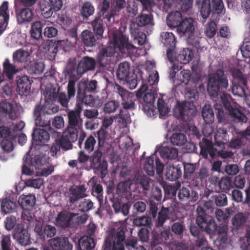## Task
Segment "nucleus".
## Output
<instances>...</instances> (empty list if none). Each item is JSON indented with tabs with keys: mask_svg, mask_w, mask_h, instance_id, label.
I'll list each match as a JSON object with an SVG mask.
<instances>
[{
	"mask_svg": "<svg viewBox=\"0 0 250 250\" xmlns=\"http://www.w3.org/2000/svg\"><path fill=\"white\" fill-rule=\"evenodd\" d=\"M97 87L98 83L94 80L79 82L75 108L67 112L68 125L66 130L69 128L75 129L78 134V128L82 124L81 114L83 109V105L93 106L95 100L91 93L96 92Z\"/></svg>",
	"mask_w": 250,
	"mask_h": 250,
	"instance_id": "1",
	"label": "nucleus"
},
{
	"mask_svg": "<svg viewBox=\"0 0 250 250\" xmlns=\"http://www.w3.org/2000/svg\"><path fill=\"white\" fill-rule=\"evenodd\" d=\"M196 213V224L203 231L210 235L217 234L221 242L225 243L227 241L228 232L227 226L222 225L218 228L214 219L207 214L206 210L201 206L197 207Z\"/></svg>",
	"mask_w": 250,
	"mask_h": 250,
	"instance_id": "2",
	"label": "nucleus"
},
{
	"mask_svg": "<svg viewBox=\"0 0 250 250\" xmlns=\"http://www.w3.org/2000/svg\"><path fill=\"white\" fill-rule=\"evenodd\" d=\"M185 96L189 101L178 102L173 109V115L178 119L189 122L196 113V107L193 103L198 99L199 93L196 89H189Z\"/></svg>",
	"mask_w": 250,
	"mask_h": 250,
	"instance_id": "3",
	"label": "nucleus"
},
{
	"mask_svg": "<svg viewBox=\"0 0 250 250\" xmlns=\"http://www.w3.org/2000/svg\"><path fill=\"white\" fill-rule=\"evenodd\" d=\"M228 86V77L225 74L223 69H218L215 72L209 74L207 90L213 100H214L220 93L226 90Z\"/></svg>",
	"mask_w": 250,
	"mask_h": 250,
	"instance_id": "4",
	"label": "nucleus"
},
{
	"mask_svg": "<svg viewBox=\"0 0 250 250\" xmlns=\"http://www.w3.org/2000/svg\"><path fill=\"white\" fill-rule=\"evenodd\" d=\"M126 231L127 229L125 227L110 230L104 240V250H125Z\"/></svg>",
	"mask_w": 250,
	"mask_h": 250,
	"instance_id": "5",
	"label": "nucleus"
},
{
	"mask_svg": "<svg viewBox=\"0 0 250 250\" xmlns=\"http://www.w3.org/2000/svg\"><path fill=\"white\" fill-rule=\"evenodd\" d=\"M196 4L200 6V12L204 20L208 19L210 14L221 16L226 13L223 0H196Z\"/></svg>",
	"mask_w": 250,
	"mask_h": 250,
	"instance_id": "6",
	"label": "nucleus"
},
{
	"mask_svg": "<svg viewBox=\"0 0 250 250\" xmlns=\"http://www.w3.org/2000/svg\"><path fill=\"white\" fill-rule=\"evenodd\" d=\"M107 87H111L122 99L121 104L123 108L125 110H133L135 108V100L134 95L128 92L126 89L122 87L114 81L106 79Z\"/></svg>",
	"mask_w": 250,
	"mask_h": 250,
	"instance_id": "7",
	"label": "nucleus"
},
{
	"mask_svg": "<svg viewBox=\"0 0 250 250\" xmlns=\"http://www.w3.org/2000/svg\"><path fill=\"white\" fill-rule=\"evenodd\" d=\"M232 74L233 80L231 89L233 94L240 97L247 98L246 89L248 88L247 76L239 70H234Z\"/></svg>",
	"mask_w": 250,
	"mask_h": 250,
	"instance_id": "8",
	"label": "nucleus"
},
{
	"mask_svg": "<svg viewBox=\"0 0 250 250\" xmlns=\"http://www.w3.org/2000/svg\"><path fill=\"white\" fill-rule=\"evenodd\" d=\"M220 98L224 107L228 111L233 122L243 124L247 122L248 119L245 114L238 108L234 107L231 104L229 100L231 98L229 95L222 93Z\"/></svg>",
	"mask_w": 250,
	"mask_h": 250,
	"instance_id": "9",
	"label": "nucleus"
},
{
	"mask_svg": "<svg viewBox=\"0 0 250 250\" xmlns=\"http://www.w3.org/2000/svg\"><path fill=\"white\" fill-rule=\"evenodd\" d=\"M164 165L155 154L147 157L144 165V169L149 176H152L155 172L160 175L163 172Z\"/></svg>",
	"mask_w": 250,
	"mask_h": 250,
	"instance_id": "10",
	"label": "nucleus"
},
{
	"mask_svg": "<svg viewBox=\"0 0 250 250\" xmlns=\"http://www.w3.org/2000/svg\"><path fill=\"white\" fill-rule=\"evenodd\" d=\"M102 153L100 150L94 152L90 160V167L94 170L95 173L100 174L104 178L107 173V163L106 161H102Z\"/></svg>",
	"mask_w": 250,
	"mask_h": 250,
	"instance_id": "11",
	"label": "nucleus"
},
{
	"mask_svg": "<svg viewBox=\"0 0 250 250\" xmlns=\"http://www.w3.org/2000/svg\"><path fill=\"white\" fill-rule=\"evenodd\" d=\"M154 24L153 17L150 13H142L131 21L130 29H132L135 33L136 29L141 30V28H151Z\"/></svg>",
	"mask_w": 250,
	"mask_h": 250,
	"instance_id": "12",
	"label": "nucleus"
},
{
	"mask_svg": "<svg viewBox=\"0 0 250 250\" xmlns=\"http://www.w3.org/2000/svg\"><path fill=\"white\" fill-rule=\"evenodd\" d=\"M161 42L167 47V56L169 61L173 60L172 55L175 50L177 39L172 32H163L160 34Z\"/></svg>",
	"mask_w": 250,
	"mask_h": 250,
	"instance_id": "13",
	"label": "nucleus"
},
{
	"mask_svg": "<svg viewBox=\"0 0 250 250\" xmlns=\"http://www.w3.org/2000/svg\"><path fill=\"white\" fill-rule=\"evenodd\" d=\"M75 130L71 128H69L68 130H66L63 132L62 136L57 139L62 150L67 151L72 149L73 146L72 143L76 142L78 137Z\"/></svg>",
	"mask_w": 250,
	"mask_h": 250,
	"instance_id": "14",
	"label": "nucleus"
},
{
	"mask_svg": "<svg viewBox=\"0 0 250 250\" xmlns=\"http://www.w3.org/2000/svg\"><path fill=\"white\" fill-rule=\"evenodd\" d=\"M58 134L51 126L48 127V131L41 128H34L32 133V139L38 145H42L48 142L50 136Z\"/></svg>",
	"mask_w": 250,
	"mask_h": 250,
	"instance_id": "15",
	"label": "nucleus"
},
{
	"mask_svg": "<svg viewBox=\"0 0 250 250\" xmlns=\"http://www.w3.org/2000/svg\"><path fill=\"white\" fill-rule=\"evenodd\" d=\"M200 155L203 158L208 159L209 157L213 159L216 157L217 149L213 146L212 141L203 137L201 141L199 142Z\"/></svg>",
	"mask_w": 250,
	"mask_h": 250,
	"instance_id": "16",
	"label": "nucleus"
},
{
	"mask_svg": "<svg viewBox=\"0 0 250 250\" xmlns=\"http://www.w3.org/2000/svg\"><path fill=\"white\" fill-rule=\"evenodd\" d=\"M195 21L191 18H186L181 22L176 31L179 36L181 37L186 38L190 37L194 34L195 32Z\"/></svg>",
	"mask_w": 250,
	"mask_h": 250,
	"instance_id": "17",
	"label": "nucleus"
},
{
	"mask_svg": "<svg viewBox=\"0 0 250 250\" xmlns=\"http://www.w3.org/2000/svg\"><path fill=\"white\" fill-rule=\"evenodd\" d=\"M114 46L119 48L122 53L129 52L135 48V46L129 42L128 38L122 33L113 36Z\"/></svg>",
	"mask_w": 250,
	"mask_h": 250,
	"instance_id": "18",
	"label": "nucleus"
},
{
	"mask_svg": "<svg viewBox=\"0 0 250 250\" xmlns=\"http://www.w3.org/2000/svg\"><path fill=\"white\" fill-rule=\"evenodd\" d=\"M13 237L21 246H25L31 243L30 234L22 224H18L14 229Z\"/></svg>",
	"mask_w": 250,
	"mask_h": 250,
	"instance_id": "19",
	"label": "nucleus"
},
{
	"mask_svg": "<svg viewBox=\"0 0 250 250\" xmlns=\"http://www.w3.org/2000/svg\"><path fill=\"white\" fill-rule=\"evenodd\" d=\"M86 188L84 185L80 186L73 185L69 188L68 201L71 205L75 204L81 199L85 198Z\"/></svg>",
	"mask_w": 250,
	"mask_h": 250,
	"instance_id": "20",
	"label": "nucleus"
},
{
	"mask_svg": "<svg viewBox=\"0 0 250 250\" xmlns=\"http://www.w3.org/2000/svg\"><path fill=\"white\" fill-rule=\"evenodd\" d=\"M77 215V213L63 210L58 214L55 219L56 224L63 229L69 228L73 218Z\"/></svg>",
	"mask_w": 250,
	"mask_h": 250,
	"instance_id": "21",
	"label": "nucleus"
},
{
	"mask_svg": "<svg viewBox=\"0 0 250 250\" xmlns=\"http://www.w3.org/2000/svg\"><path fill=\"white\" fill-rule=\"evenodd\" d=\"M31 82L29 78L25 75L16 77L17 91L21 96L28 95L30 91Z\"/></svg>",
	"mask_w": 250,
	"mask_h": 250,
	"instance_id": "22",
	"label": "nucleus"
},
{
	"mask_svg": "<svg viewBox=\"0 0 250 250\" xmlns=\"http://www.w3.org/2000/svg\"><path fill=\"white\" fill-rule=\"evenodd\" d=\"M63 73L65 78H69L70 80H75V81H77L83 75L82 72H80L76 62L74 61H70L68 62L64 69Z\"/></svg>",
	"mask_w": 250,
	"mask_h": 250,
	"instance_id": "23",
	"label": "nucleus"
},
{
	"mask_svg": "<svg viewBox=\"0 0 250 250\" xmlns=\"http://www.w3.org/2000/svg\"><path fill=\"white\" fill-rule=\"evenodd\" d=\"M193 0H164L163 11L167 12L168 11L173 7L177 6L178 3L181 5V10L184 12H187L192 6Z\"/></svg>",
	"mask_w": 250,
	"mask_h": 250,
	"instance_id": "24",
	"label": "nucleus"
},
{
	"mask_svg": "<svg viewBox=\"0 0 250 250\" xmlns=\"http://www.w3.org/2000/svg\"><path fill=\"white\" fill-rule=\"evenodd\" d=\"M50 245L53 250H72L73 246L66 237H57L50 240Z\"/></svg>",
	"mask_w": 250,
	"mask_h": 250,
	"instance_id": "25",
	"label": "nucleus"
},
{
	"mask_svg": "<svg viewBox=\"0 0 250 250\" xmlns=\"http://www.w3.org/2000/svg\"><path fill=\"white\" fill-rule=\"evenodd\" d=\"M0 112L5 114L7 118L12 120H15L19 116L17 106L7 101H2L0 103Z\"/></svg>",
	"mask_w": 250,
	"mask_h": 250,
	"instance_id": "26",
	"label": "nucleus"
},
{
	"mask_svg": "<svg viewBox=\"0 0 250 250\" xmlns=\"http://www.w3.org/2000/svg\"><path fill=\"white\" fill-rule=\"evenodd\" d=\"M193 57V53L191 49L183 48L179 53L176 55L175 51L172 55L173 60L170 62H180L181 64H187L191 61Z\"/></svg>",
	"mask_w": 250,
	"mask_h": 250,
	"instance_id": "27",
	"label": "nucleus"
},
{
	"mask_svg": "<svg viewBox=\"0 0 250 250\" xmlns=\"http://www.w3.org/2000/svg\"><path fill=\"white\" fill-rule=\"evenodd\" d=\"M34 13L31 8L25 7L16 11V18L19 24H28L33 19Z\"/></svg>",
	"mask_w": 250,
	"mask_h": 250,
	"instance_id": "28",
	"label": "nucleus"
},
{
	"mask_svg": "<svg viewBox=\"0 0 250 250\" xmlns=\"http://www.w3.org/2000/svg\"><path fill=\"white\" fill-rule=\"evenodd\" d=\"M115 53L114 48L110 46L102 48L97 54V60L99 64L103 66H105L109 63L108 57L112 56Z\"/></svg>",
	"mask_w": 250,
	"mask_h": 250,
	"instance_id": "29",
	"label": "nucleus"
},
{
	"mask_svg": "<svg viewBox=\"0 0 250 250\" xmlns=\"http://www.w3.org/2000/svg\"><path fill=\"white\" fill-rule=\"evenodd\" d=\"M182 165H172L167 167L166 176L171 181L179 179L182 175Z\"/></svg>",
	"mask_w": 250,
	"mask_h": 250,
	"instance_id": "30",
	"label": "nucleus"
},
{
	"mask_svg": "<svg viewBox=\"0 0 250 250\" xmlns=\"http://www.w3.org/2000/svg\"><path fill=\"white\" fill-rule=\"evenodd\" d=\"M178 197L181 202L190 201L195 202L198 199V194L196 191H192L190 193L189 188L182 187L178 190Z\"/></svg>",
	"mask_w": 250,
	"mask_h": 250,
	"instance_id": "31",
	"label": "nucleus"
},
{
	"mask_svg": "<svg viewBox=\"0 0 250 250\" xmlns=\"http://www.w3.org/2000/svg\"><path fill=\"white\" fill-rule=\"evenodd\" d=\"M8 2L4 1L0 6V36L5 30L9 18Z\"/></svg>",
	"mask_w": 250,
	"mask_h": 250,
	"instance_id": "32",
	"label": "nucleus"
},
{
	"mask_svg": "<svg viewBox=\"0 0 250 250\" xmlns=\"http://www.w3.org/2000/svg\"><path fill=\"white\" fill-rule=\"evenodd\" d=\"M77 65L80 72H81L83 75L84 73L95 69L96 61L92 58L84 57L78 62Z\"/></svg>",
	"mask_w": 250,
	"mask_h": 250,
	"instance_id": "33",
	"label": "nucleus"
},
{
	"mask_svg": "<svg viewBox=\"0 0 250 250\" xmlns=\"http://www.w3.org/2000/svg\"><path fill=\"white\" fill-rule=\"evenodd\" d=\"M39 107H35L34 109V117L35 124L36 126L40 127L50 126V119L46 117V115L39 111Z\"/></svg>",
	"mask_w": 250,
	"mask_h": 250,
	"instance_id": "34",
	"label": "nucleus"
},
{
	"mask_svg": "<svg viewBox=\"0 0 250 250\" xmlns=\"http://www.w3.org/2000/svg\"><path fill=\"white\" fill-rule=\"evenodd\" d=\"M18 203L23 209H32L36 203L34 195H21L18 199Z\"/></svg>",
	"mask_w": 250,
	"mask_h": 250,
	"instance_id": "35",
	"label": "nucleus"
},
{
	"mask_svg": "<svg viewBox=\"0 0 250 250\" xmlns=\"http://www.w3.org/2000/svg\"><path fill=\"white\" fill-rule=\"evenodd\" d=\"M210 182L218 187L219 189L226 193L229 192L232 187L231 181L227 177H223L219 180L216 177H213L211 178Z\"/></svg>",
	"mask_w": 250,
	"mask_h": 250,
	"instance_id": "36",
	"label": "nucleus"
},
{
	"mask_svg": "<svg viewBox=\"0 0 250 250\" xmlns=\"http://www.w3.org/2000/svg\"><path fill=\"white\" fill-rule=\"evenodd\" d=\"M131 205V203L130 201L122 204L118 199H114L112 206L115 213L121 212L124 216H126L129 213Z\"/></svg>",
	"mask_w": 250,
	"mask_h": 250,
	"instance_id": "37",
	"label": "nucleus"
},
{
	"mask_svg": "<svg viewBox=\"0 0 250 250\" xmlns=\"http://www.w3.org/2000/svg\"><path fill=\"white\" fill-rule=\"evenodd\" d=\"M229 139V136L227 130L222 128L218 127L217 128L214 135V140L215 145L220 147H224V145L226 144Z\"/></svg>",
	"mask_w": 250,
	"mask_h": 250,
	"instance_id": "38",
	"label": "nucleus"
},
{
	"mask_svg": "<svg viewBox=\"0 0 250 250\" xmlns=\"http://www.w3.org/2000/svg\"><path fill=\"white\" fill-rule=\"evenodd\" d=\"M130 69L128 62H124L120 63L116 72L118 79L123 82L128 80L129 77L131 75Z\"/></svg>",
	"mask_w": 250,
	"mask_h": 250,
	"instance_id": "39",
	"label": "nucleus"
},
{
	"mask_svg": "<svg viewBox=\"0 0 250 250\" xmlns=\"http://www.w3.org/2000/svg\"><path fill=\"white\" fill-rule=\"evenodd\" d=\"M181 12L176 11L168 14L167 17V24L170 28L178 27L183 21Z\"/></svg>",
	"mask_w": 250,
	"mask_h": 250,
	"instance_id": "40",
	"label": "nucleus"
},
{
	"mask_svg": "<svg viewBox=\"0 0 250 250\" xmlns=\"http://www.w3.org/2000/svg\"><path fill=\"white\" fill-rule=\"evenodd\" d=\"M161 157L164 159L174 160L178 156V150L171 146H162L159 151Z\"/></svg>",
	"mask_w": 250,
	"mask_h": 250,
	"instance_id": "41",
	"label": "nucleus"
},
{
	"mask_svg": "<svg viewBox=\"0 0 250 250\" xmlns=\"http://www.w3.org/2000/svg\"><path fill=\"white\" fill-rule=\"evenodd\" d=\"M246 197L244 199L242 192L238 189H233L231 192L232 199L237 203L243 202L245 204L250 203V183L245 190Z\"/></svg>",
	"mask_w": 250,
	"mask_h": 250,
	"instance_id": "42",
	"label": "nucleus"
},
{
	"mask_svg": "<svg viewBox=\"0 0 250 250\" xmlns=\"http://www.w3.org/2000/svg\"><path fill=\"white\" fill-rule=\"evenodd\" d=\"M35 107H39V111L45 115H52L57 113L59 110L58 105L55 104L54 102L45 101L43 105L37 104Z\"/></svg>",
	"mask_w": 250,
	"mask_h": 250,
	"instance_id": "43",
	"label": "nucleus"
},
{
	"mask_svg": "<svg viewBox=\"0 0 250 250\" xmlns=\"http://www.w3.org/2000/svg\"><path fill=\"white\" fill-rule=\"evenodd\" d=\"M24 68L30 74H40L44 69V63L42 62L30 61Z\"/></svg>",
	"mask_w": 250,
	"mask_h": 250,
	"instance_id": "44",
	"label": "nucleus"
},
{
	"mask_svg": "<svg viewBox=\"0 0 250 250\" xmlns=\"http://www.w3.org/2000/svg\"><path fill=\"white\" fill-rule=\"evenodd\" d=\"M38 12L45 19L50 18L55 11L50 3L46 1H41L38 4Z\"/></svg>",
	"mask_w": 250,
	"mask_h": 250,
	"instance_id": "45",
	"label": "nucleus"
},
{
	"mask_svg": "<svg viewBox=\"0 0 250 250\" xmlns=\"http://www.w3.org/2000/svg\"><path fill=\"white\" fill-rule=\"evenodd\" d=\"M58 90L59 89H57L56 86L51 83L47 84L45 86V90L43 92L45 101H55L59 93Z\"/></svg>",
	"mask_w": 250,
	"mask_h": 250,
	"instance_id": "46",
	"label": "nucleus"
},
{
	"mask_svg": "<svg viewBox=\"0 0 250 250\" xmlns=\"http://www.w3.org/2000/svg\"><path fill=\"white\" fill-rule=\"evenodd\" d=\"M93 31L97 40L101 39L103 37L104 31L103 20L99 17H96L91 22Z\"/></svg>",
	"mask_w": 250,
	"mask_h": 250,
	"instance_id": "47",
	"label": "nucleus"
},
{
	"mask_svg": "<svg viewBox=\"0 0 250 250\" xmlns=\"http://www.w3.org/2000/svg\"><path fill=\"white\" fill-rule=\"evenodd\" d=\"M95 245L93 238L83 236L79 240L77 250H91L95 247Z\"/></svg>",
	"mask_w": 250,
	"mask_h": 250,
	"instance_id": "48",
	"label": "nucleus"
},
{
	"mask_svg": "<svg viewBox=\"0 0 250 250\" xmlns=\"http://www.w3.org/2000/svg\"><path fill=\"white\" fill-rule=\"evenodd\" d=\"M81 39L84 46L93 47L96 44V39L92 32L88 30H85L81 34Z\"/></svg>",
	"mask_w": 250,
	"mask_h": 250,
	"instance_id": "49",
	"label": "nucleus"
},
{
	"mask_svg": "<svg viewBox=\"0 0 250 250\" xmlns=\"http://www.w3.org/2000/svg\"><path fill=\"white\" fill-rule=\"evenodd\" d=\"M94 12V6L89 1L83 2L80 8V15L83 20H87L90 16L93 15Z\"/></svg>",
	"mask_w": 250,
	"mask_h": 250,
	"instance_id": "50",
	"label": "nucleus"
},
{
	"mask_svg": "<svg viewBox=\"0 0 250 250\" xmlns=\"http://www.w3.org/2000/svg\"><path fill=\"white\" fill-rule=\"evenodd\" d=\"M45 26V23L42 21H36L31 26V37L35 40L42 38V29Z\"/></svg>",
	"mask_w": 250,
	"mask_h": 250,
	"instance_id": "51",
	"label": "nucleus"
},
{
	"mask_svg": "<svg viewBox=\"0 0 250 250\" xmlns=\"http://www.w3.org/2000/svg\"><path fill=\"white\" fill-rule=\"evenodd\" d=\"M247 216L245 214L242 212L236 213L231 219L232 229L238 230L243 226L247 221Z\"/></svg>",
	"mask_w": 250,
	"mask_h": 250,
	"instance_id": "52",
	"label": "nucleus"
},
{
	"mask_svg": "<svg viewBox=\"0 0 250 250\" xmlns=\"http://www.w3.org/2000/svg\"><path fill=\"white\" fill-rule=\"evenodd\" d=\"M170 210L168 208L163 207L158 214V218L155 222L157 228L162 227L165 222L169 219Z\"/></svg>",
	"mask_w": 250,
	"mask_h": 250,
	"instance_id": "53",
	"label": "nucleus"
},
{
	"mask_svg": "<svg viewBox=\"0 0 250 250\" xmlns=\"http://www.w3.org/2000/svg\"><path fill=\"white\" fill-rule=\"evenodd\" d=\"M30 54L27 51L19 49L15 51L12 55L13 61L14 63L25 62H27Z\"/></svg>",
	"mask_w": 250,
	"mask_h": 250,
	"instance_id": "54",
	"label": "nucleus"
},
{
	"mask_svg": "<svg viewBox=\"0 0 250 250\" xmlns=\"http://www.w3.org/2000/svg\"><path fill=\"white\" fill-rule=\"evenodd\" d=\"M202 116L205 123L207 124H211L214 121V112L210 105L206 104L203 106Z\"/></svg>",
	"mask_w": 250,
	"mask_h": 250,
	"instance_id": "55",
	"label": "nucleus"
},
{
	"mask_svg": "<svg viewBox=\"0 0 250 250\" xmlns=\"http://www.w3.org/2000/svg\"><path fill=\"white\" fill-rule=\"evenodd\" d=\"M56 233L57 229L54 226L45 224L39 237L42 239L45 240L46 238L53 237Z\"/></svg>",
	"mask_w": 250,
	"mask_h": 250,
	"instance_id": "56",
	"label": "nucleus"
},
{
	"mask_svg": "<svg viewBox=\"0 0 250 250\" xmlns=\"http://www.w3.org/2000/svg\"><path fill=\"white\" fill-rule=\"evenodd\" d=\"M16 202L5 198L2 201L1 209L2 212L5 214H8L13 212L16 209Z\"/></svg>",
	"mask_w": 250,
	"mask_h": 250,
	"instance_id": "57",
	"label": "nucleus"
},
{
	"mask_svg": "<svg viewBox=\"0 0 250 250\" xmlns=\"http://www.w3.org/2000/svg\"><path fill=\"white\" fill-rule=\"evenodd\" d=\"M171 143L174 146H182L187 142L186 135L181 133H176L172 134L170 138Z\"/></svg>",
	"mask_w": 250,
	"mask_h": 250,
	"instance_id": "58",
	"label": "nucleus"
},
{
	"mask_svg": "<svg viewBox=\"0 0 250 250\" xmlns=\"http://www.w3.org/2000/svg\"><path fill=\"white\" fill-rule=\"evenodd\" d=\"M191 74L189 70H183L178 75L175 86H177L181 83L187 84L191 79Z\"/></svg>",
	"mask_w": 250,
	"mask_h": 250,
	"instance_id": "59",
	"label": "nucleus"
},
{
	"mask_svg": "<svg viewBox=\"0 0 250 250\" xmlns=\"http://www.w3.org/2000/svg\"><path fill=\"white\" fill-rule=\"evenodd\" d=\"M133 223L137 226H144L147 229H151L152 226V221L151 217L143 216L137 218L133 220Z\"/></svg>",
	"mask_w": 250,
	"mask_h": 250,
	"instance_id": "60",
	"label": "nucleus"
},
{
	"mask_svg": "<svg viewBox=\"0 0 250 250\" xmlns=\"http://www.w3.org/2000/svg\"><path fill=\"white\" fill-rule=\"evenodd\" d=\"M120 105L119 102L112 100L106 103L104 106L103 110L105 113L110 114L116 111Z\"/></svg>",
	"mask_w": 250,
	"mask_h": 250,
	"instance_id": "61",
	"label": "nucleus"
},
{
	"mask_svg": "<svg viewBox=\"0 0 250 250\" xmlns=\"http://www.w3.org/2000/svg\"><path fill=\"white\" fill-rule=\"evenodd\" d=\"M182 165L183 166L184 170V178L190 179L195 170V165L193 164L186 163H184Z\"/></svg>",
	"mask_w": 250,
	"mask_h": 250,
	"instance_id": "62",
	"label": "nucleus"
},
{
	"mask_svg": "<svg viewBox=\"0 0 250 250\" xmlns=\"http://www.w3.org/2000/svg\"><path fill=\"white\" fill-rule=\"evenodd\" d=\"M214 204L218 207H224L227 205L228 199L225 194L220 193L211 196Z\"/></svg>",
	"mask_w": 250,
	"mask_h": 250,
	"instance_id": "63",
	"label": "nucleus"
},
{
	"mask_svg": "<svg viewBox=\"0 0 250 250\" xmlns=\"http://www.w3.org/2000/svg\"><path fill=\"white\" fill-rule=\"evenodd\" d=\"M244 145V140L238 133L236 137H234L228 144V146L231 148L239 149Z\"/></svg>",
	"mask_w": 250,
	"mask_h": 250,
	"instance_id": "64",
	"label": "nucleus"
}]
</instances>
